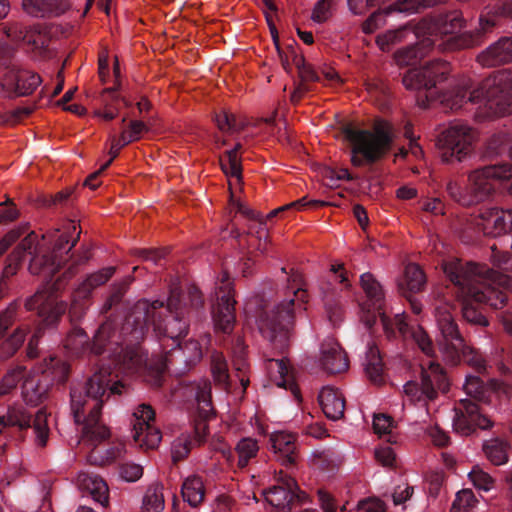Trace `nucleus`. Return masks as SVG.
Returning a JSON list of instances; mask_svg holds the SVG:
<instances>
[{
	"instance_id": "obj_1",
	"label": "nucleus",
	"mask_w": 512,
	"mask_h": 512,
	"mask_svg": "<svg viewBox=\"0 0 512 512\" xmlns=\"http://www.w3.org/2000/svg\"><path fill=\"white\" fill-rule=\"evenodd\" d=\"M179 295L171 293L167 306L162 302L149 303L138 301L126 316L119 332L113 321L103 323L93 340L91 352L95 355L107 354V359L114 364L112 372L110 364L101 367L89 378L82 388L71 391V408L76 423L82 424L80 442L87 447H96L110 436V431L100 420L102 404L110 394H120L124 384L114 381L118 371L133 375L142 370L145 359L139 347V341L145 336L148 326L160 341V348L165 353L171 342L179 346V338L187 332V323L179 306Z\"/></svg>"
},
{
	"instance_id": "obj_2",
	"label": "nucleus",
	"mask_w": 512,
	"mask_h": 512,
	"mask_svg": "<svg viewBox=\"0 0 512 512\" xmlns=\"http://www.w3.org/2000/svg\"><path fill=\"white\" fill-rule=\"evenodd\" d=\"M80 233V227L75 221H65L60 228H55L42 237L44 241L54 242L51 251L39 246L34 232L29 233L10 255L3 276L14 275L18 263L28 254L31 256L29 271L32 274H42L45 278L51 277L67 261V254L76 245Z\"/></svg>"
},
{
	"instance_id": "obj_3",
	"label": "nucleus",
	"mask_w": 512,
	"mask_h": 512,
	"mask_svg": "<svg viewBox=\"0 0 512 512\" xmlns=\"http://www.w3.org/2000/svg\"><path fill=\"white\" fill-rule=\"evenodd\" d=\"M360 282L367 296V302L362 307L364 312L362 320L365 324L371 328L379 317L388 338L393 337L395 331L398 330L404 337H411L425 355L432 356L434 351L432 342L421 326H409L404 316L400 314H396L394 319H390L385 314L383 311L384 292L374 276L370 273H364L360 277Z\"/></svg>"
},
{
	"instance_id": "obj_4",
	"label": "nucleus",
	"mask_w": 512,
	"mask_h": 512,
	"mask_svg": "<svg viewBox=\"0 0 512 512\" xmlns=\"http://www.w3.org/2000/svg\"><path fill=\"white\" fill-rule=\"evenodd\" d=\"M450 282L460 287L461 295L493 308L503 307L507 296L505 289L512 290L511 279L477 264L468 265L462 275L450 270Z\"/></svg>"
},
{
	"instance_id": "obj_5",
	"label": "nucleus",
	"mask_w": 512,
	"mask_h": 512,
	"mask_svg": "<svg viewBox=\"0 0 512 512\" xmlns=\"http://www.w3.org/2000/svg\"><path fill=\"white\" fill-rule=\"evenodd\" d=\"M343 133L351 146V163L356 167L379 160L390 150L394 139L388 122L377 123L372 131L346 127Z\"/></svg>"
},
{
	"instance_id": "obj_6",
	"label": "nucleus",
	"mask_w": 512,
	"mask_h": 512,
	"mask_svg": "<svg viewBox=\"0 0 512 512\" xmlns=\"http://www.w3.org/2000/svg\"><path fill=\"white\" fill-rule=\"evenodd\" d=\"M307 298L308 294L304 288L296 285L292 286L283 300L260 315L257 320L260 333L270 341H275L278 334L285 336L292 325L294 311L302 308Z\"/></svg>"
},
{
	"instance_id": "obj_7",
	"label": "nucleus",
	"mask_w": 512,
	"mask_h": 512,
	"mask_svg": "<svg viewBox=\"0 0 512 512\" xmlns=\"http://www.w3.org/2000/svg\"><path fill=\"white\" fill-rule=\"evenodd\" d=\"M209 342L208 337H203L201 341L191 339L184 343L183 346H173L171 353L165 351V356H161L159 359H151L149 362L145 358L144 366L137 375L143 377L147 382L152 385H160L161 376L163 372L168 368L169 364L174 361L185 362L187 366L194 365L203 355V346Z\"/></svg>"
},
{
	"instance_id": "obj_8",
	"label": "nucleus",
	"mask_w": 512,
	"mask_h": 512,
	"mask_svg": "<svg viewBox=\"0 0 512 512\" xmlns=\"http://www.w3.org/2000/svg\"><path fill=\"white\" fill-rule=\"evenodd\" d=\"M469 101L484 102L493 115L503 116L512 111V71H500L485 79Z\"/></svg>"
},
{
	"instance_id": "obj_9",
	"label": "nucleus",
	"mask_w": 512,
	"mask_h": 512,
	"mask_svg": "<svg viewBox=\"0 0 512 512\" xmlns=\"http://www.w3.org/2000/svg\"><path fill=\"white\" fill-rule=\"evenodd\" d=\"M447 388L446 372L438 363L430 361L427 369L422 368L421 383L408 381L403 386V393L411 403L427 406L438 398L439 392L445 393Z\"/></svg>"
},
{
	"instance_id": "obj_10",
	"label": "nucleus",
	"mask_w": 512,
	"mask_h": 512,
	"mask_svg": "<svg viewBox=\"0 0 512 512\" xmlns=\"http://www.w3.org/2000/svg\"><path fill=\"white\" fill-rule=\"evenodd\" d=\"M68 372L69 366L66 362L50 358L41 375H26L22 384V397L26 404L32 406L39 404L48 390L46 380L51 377L56 382H63Z\"/></svg>"
},
{
	"instance_id": "obj_11",
	"label": "nucleus",
	"mask_w": 512,
	"mask_h": 512,
	"mask_svg": "<svg viewBox=\"0 0 512 512\" xmlns=\"http://www.w3.org/2000/svg\"><path fill=\"white\" fill-rule=\"evenodd\" d=\"M512 178V164L492 165L475 170L470 176L472 196L463 200V204L470 205L485 200L495 190L496 181H505Z\"/></svg>"
},
{
	"instance_id": "obj_12",
	"label": "nucleus",
	"mask_w": 512,
	"mask_h": 512,
	"mask_svg": "<svg viewBox=\"0 0 512 512\" xmlns=\"http://www.w3.org/2000/svg\"><path fill=\"white\" fill-rule=\"evenodd\" d=\"M448 65L444 61H432L420 68L408 70L402 79L403 85L409 90L438 89L443 91L446 88V74Z\"/></svg>"
},
{
	"instance_id": "obj_13",
	"label": "nucleus",
	"mask_w": 512,
	"mask_h": 512,
	"mask_svg": "<svg viewBox=\"0 0 512 512\" xmlns=\"http://www.w3.org/2000/svg\"><path fill=\"white\" fill-rule=\"evenodd\" d=\"M59 289L60 282H56L38 291L25 303L27 310H37L43 325L47 327L54 325L66 310V304L58 301L56 292Z\"/></svg>"
},
{
	"instance_id": "obj_14",
	"label": "nucleus",
	"mask_w": 512,
	"mask_h": 512,
	"mask_svg": "<svg viewBox=\"0 0 512 512\" xmlns=\"http://www.w3.org/2000/svg\"><path fill=\"white\" fill-rule=\"evenodd\" d=\"M133 439L142 449H155L161 442L160 430L154 425L155 413L151 406L139 405L134 413Z\"/></svg>"
},
{
	"instance_id": "obj_15",
	"label": "nucleus",
	"mask_w": 512,
	"mask_h": 512,
	"mask_svg": "<svg viewBox=\"0 0 512 512\" xmlns=\"http://www.w3.org/2000/svg\"><path fill=\"white\" fill-rule=\"evenodd\" d=\"M231 285L229 275L226 272L223 273L218 286L219 292H217L219 302L212 309L214 326L223 333H230L235 323V300L231 295Z\"/></svg>"
},
{
	"instance_id": "obj_16",
	"label": "nucleus",
	"mask_w": 512,
	"mask_h": 512,
	"mask_svg": "<svg viewBox=\"0 0 512 512\" xmlns=\"http://www.w3.org/2000/svg\"><path fill=\"white\" fill-rule=\"evenodd\" d=\"M493 425V421L482 414L474 402L464 401L461 407L455 409L453 429L460 435H470L476 428L491 429Z\"/></svg>"
},
{
	"instance_id": "obj_17",
	"label": "nucleus",
	"mask_w": 512,
	"mask_h": 512,
	"mask_svg": "<svg viewBox=\"0 0 512 512\" xmlns=\"http://www.w3.org/2000/svg\"><path fill=\"white\" fill-rule=\"evenodd\" d=\"M40 83V76L29 70L11 69L2 77L0 86L6 97H14L31 94Z\"/></svg>"
},
{
	"instance_id": "obj_18",
	"label": "nucleus",
	"mask_w": 512,
	"mask_h": 512,
	"mask_svg": "<svg viewBox=\"0 0 512 512\" xmlns=\"http://www.w3.org/2000/svg\"><path fill=\"white\" fill-rule=\"evenodd\" d=\"M476 224L488 236L496 237L509 233L512 231V209L481 208Z\"/></svg>"
},
{
	"instance_id": "obj_19",
	"label": "nucleus",
	"mask_w": 512,
	"mask_h": 512,
	"mask_svg": "<svg viewBox=\"0 0 512 512\" xmlns=\"http://www.w3.org/2000/svg\"><path fill=\"white\" fill-rule=\"evenodd\" d=\"M6 37L15 44H24L30 50L42 53L50 38L47 32L39 27H32L29 30H24L19 23H9L4 28Z\"/></svg>"
},
{
	"instance_id": "obj_20",
	"label": "nucleus",
	"mask_w": 512,
	"mask_h": 512,
	"mask_svg": "<svg viewBox=\"0 0 512 512\" xmlns=\"http://www.w3.org/2000/svg\"><path fill=\"white\" fill-rule=\"evenodd\" d=\"M319 361L322 367L332 374L345 372L349 368L345 351L333 337H327L321 342Z\"/></svg>"
},
{
	"instance_id": "obj_21",
	"label": "nucleus",
	"mask_w": 512,
	"mask_h": 512,
	"mask_svg": "<svg viewBox=\"0 0 512 512\" xmlns=\"http://www.w3.org/2000/svg\"><path fill=\"white\" fill-rule=\"evenodd\" d=\"M435 1L436 0H399L383 11L373 13L363 24V31L365 33H372L382 26L385 23L384 15H391L394 12L406 14L415 13L419 8L430 6L434 4Z\"/></svg>"
},
{
	"instance_id": "obj_22",
	"label": "nucleus",
	"mask_w": 512,
	"mask_h": 512,
	"mask_svg": "<svg viewBox=\"0 0 512 512\" xmlns=\"http://www.w3.org/2000/svg\"><path fill=\"white\" fill-rule=\"evenodd\" d=\"M331 272L333 280L338 282L339 285H341V288L330 289V284L327 283L325 287H322V291L323 301L328 318L330 322L335 325L341 318V308L336 299L339 295V291H341L343 288L348 287V283L345 271L341 264L332 265Z\"/></svg>"
},
{
	"instance_id": "obj_23",
	"label": "nucleus",
	"mask_w": 512,
	"mask_h": 512,
	"mask_svg": "<svg viewBox=\"0 0 512 512\" xmlns=\"http://www.w3.org/2000/svg\"><path fill=\"white\" fill-rule=\"evenodd\" d=\"M428 23L422 21L417 25L411 24L403 26L397 30H390L377 37L376 43L382 51H388L392 45L404 41H414L426 34L428 30Z\"/></svg>"
},
{
	"instance_id": "obj_24",
	"label": "nucleus",
	"mask_w": 512,
	"mask_h": 512,
	"mask_svg": "<svg viewBox=\"0 0 512 512\" xmlns=\"http://www.w3.org/2000/svg\"><path fill=\"white\" fill-rule=\"evenodd\" d=\"M296 482L293 478L285 476L281 484L275 485L264 492L268 504L279 511H287L296 497Z\"/></svg>"
},
{
	"instance_id": "obj_25",
	"label": "nucleus",
	"mask_w": 512,
	"mask_h": 512,
	"mask_svg": "<svg viewBox=\"0 0 512 512\" xmlns=\"http://www.w3.org/2000/svg\"><path fill=\"white\" fill-rule=\"evenodd\" d=\"M113 274V267L103 268L100 271L89 275L83 283H81L75 292L74 299L70 307V314L73 318H79L83 312V307L78 303V300L86 298L94 288L106 283Z\"/></svg>"
},
{
	"instance_id": "obj_26",
	"label": "nucleus",
	"mask_w": 512,
	"mask_h": 512,
	"mask_svg": "<svg viewBox=\"0 0 512 512\" xmlns=\"http://www.w3.org/2000/svg\"><path fill=\"white\" fill-rule=\"evenodd\" d=\"M452 348L456 351L459 361L463 360L478 370L485 369L486 364L482 355L464 344L463 339L459 335L457 326L450 321V350H452ZM453 360L452 351H450V363L453 362Z\"/></svg>"
},
{
	"instance_id": "obj_27",
	"label": "nucleus",
	"mask_w": 512,
	"mask_h": 512,
	"mask_svg": "<svg viewBox=\"0 0 512 512\" xmlns=\"http://www.w3.org/2000/svg\"><path fill=\"white\" fill-rule=\"evenodd\" d=\"M266 369L269 378L276 386L289 389L297 401H300L299 390L294 383V377L289 369L287 359H269L267 361Z\"/></svg>"
},
{
	"instance_id": "obj_28",
	"label": "nucleus",
	"mask_w": 512,
	"mask_h": 512,
	"mask_svg": "<svg viewBox=\"0 0 512 512\" xmlns=\"http://www.w3.org/2000/svg\"><path fill=\"white\" fill-rule=\"evenodd\" d=\"M319 404L325 416L331 420H339L344 415L345 399L336 388L325 386L318 396Z\"/></svg>"
},
{
	"instance_id": "obj_29",
	"label": "nucleus",
	"mask_w": 512,
	"mask_h": 512,
	"mask_svg": "<svg viewBox=\"0 0 512 512\" xmlns=\"http://www.w3.org/2000/svg\"><path fill=\"white\" fill-rule=\"evenodd\" d=\"M484 66H497L512 61V37H504L490 45L478 56Z\"/></svg>"
},
{
	"instance_id": "obj_30",
	"label": "nucleus",
	"mask_w": 512,
	"mask_h": 512,
	"mask_svg": "<svg viewBox=\"0 0 512 512\" xmlns=\"http://www.w3.org/2000/svg\"><path fill=\"white\" fill-rule=\"evenodd\" d=\"M271 448L277 458L284 465L294 463L296 459L295 436L293 434L277 431L270 437Z\"/></svg>"
},
{
	"instance_id": "obj_31",
	"label": "nucleus",
	"mask_w": 512,
	"mask_h": 512,
	"mask_svg": "<svg viewBox=\"0 0 512 512\" xmlns=\"http://www.w3.org/2000/svg\"><path fill=\"white\" fill-rule=\"evenodd\" d=\"M472 138L467 126L450 125V159L455 157L458 161L463 160L470 152Z\"/></svg>"
},
{
	"instance_id": "obj_32",
	"label": "nucleus",
	"mask_w": 512,
	"mask_h": 512,
	"mask_svg": "<svg viewBox=\"0 0 512 512\" xmlns=\"http://www.w3.org/2000/svg\"><path fill=\"white\" fill-rule=\"evenodd\" d=\"M77 485L88 493L96 502L106 505L108 502V486L98 475L81 472L77 477Z\"/></svg>"
},
{
	"instance_id": "obj_33",
	"label": "nucleus",
	"mask_w": 512,
	"mask_h": 512,
	"mask_svg": "<svg viewBox=\"0 0 512 512\" xmlns=\"http://www.w3.org/2000/svg\"><path fill=\"white\" fill-rule=\"evenodd\" d=\"M22 7L31 16L44 17L64 13L69 4L67 0H23Z\"/></svg>"
},
{
	"instance_id": "obj_34",
	"label": "nucleus",
	"mask_w": 512,
	"mask_h": 512,
	"mask_svg": "<svg viewBox=\"0 0 512 512\" xmlns=\"http://www.w3.org/2000/svg\"><path fill=\"white\" fill-rule=\"evenodd\" d=\"M207 426L204 422H199L195 427V436L181 434L172 443L171 453L174 461L185 458L195 444H200L205 439Z\"/></svg>"
},
{
	"instance_id": "obj_35",
	"label": "nucleus",
	"mask_w": 512,
	"mask_h": 512,
	"mask_svg": "<svg viewBox=\"0 0 512 512\" xmlns=\"http://www.w3.org/2000/svg\"><path fill=\"white\" fill-rule=\"evenodd\" d=\"M485 457L496 466L504 465L508 462L510 444L507 440L493 437L485 440L482 445Z\"/></svg>"
},
{
	"instance_id": "obj_36",
	"label": "nucleus",
	"mask_w": 512,
	"mask_h": 512,
	"mask_svg": "<svg viewBox=\"0 0 512 512\" xmlns=\"http://www.w3.org/2000/svg\"><path fill=\"white\" fill-rule=\"evenodd\" d=\"M450 49H461L474 45V39L463 26V20L456 11L450 12Z\"/></svg>"
},
{
	"instance_id": "obj_37",
	"label": "nucleus",
	"mask_w": 512,
	"mask_h": 512,
	"mask_svg": "<svg viewBox=\"0 0 512 512\" xmlns=\"http://www.w3.org/2000/svg\"><path fill=\"white\" fill-rule=\"evenodd\" d=\"M241 145L237 144L232 150H228L224 156L220 158L221 169L224 174L229 178L230 188L235 183L241 181V162L238 150Z\"/></svg>"
},
{
	"instance_id": "obj_38",
	"label": "nucleus",
	"mask_w": 512,
	"mask_h": 512,
	"mask_svg": "<svg viewBox=\"0 0 512 512\" xmlns=\"http://www.w3.org/2000/svg\"><path fill=\"white\" fill-rule=\"evenodd\" d=\"M363 365L371 381L377 384L382 381L383 363L379 349L375 343H367Z\"/></svg>"
},
{
	"instance_id": "obj_39",
	"label": "nucleus",
	"mask_w": 512,
	"mask_h": 512,
	"mask_svg": "<svg viewBox=\"0 0 512 512\" xmlns=\"http://www.w3.org/2000/svg\"><path fill=\"white\" fill-rule=\"evenodd\" d=\"M426 283V277L421 268L416 264H408L405 267L404 275L399 282L401 291L419 292Z\"/></svg>"
},
{
	"instance_id": "obj_40",
	"label": "nucleus",
	"mask_w": 512,
	"mask_h": 512,
	"mask_svg": "<svg viewBox=\"0 0 512 512\" xmlns=\"http://www.w3.org/2000/svg\"><path fill=\"white\" fill-rule=\"evenodd\" d=\"M182 497L190 506L197 507L204 499V487L201 478L188 477L182 485Z\"/></svg>"
},
{
	"instance_id": "obj_41",
	"label": "nucleus",
	"mask_w": 512,
	"mask_h": 512,
	"mask_svg": "<svg viewBox=\"0 0 512 512\" xmlns=\"http://www.w3.org/2000/svg\"><path fill=\"white\" fill-rule=\"evenodd\" d=\"M164 509L163 486L159 483L150 485L143 497V512H161Z\"/></svg>"
},
{
	"instance_id": "obj_42",
	"label": "nucleus",
	"mask_w": 512,
	"mask_h": 512,
	"mask_svg": "<svg viewBox=\"0 0 512 512\" xmlns=\"http://www.w3.org/2000/svg\"><path fill=\"white\" fill-rule=\"evenodd\" d=\"M30 425V415L22 406L9 408L6 416H0V433L5 426L27 428Z\"/></svg>"
},
{
	"instance_id": "obj_43",
	"label": "nucleus",
	"mask_w": 512,
	"mask_h": 512,
	"mask_svg": "<svg viewBox=\"0 0 512 512\" xmlns=\"http://www.w3.org/2000/svg\"><path fill=\"white\" fill-rule=\"evenodd\" d=\"M87 344L88 337L86 333L78 327H73L65 339L64 347L71 354L80 355L86 350Z\"/></svg>"
},
{
	"instance_id": "obj_44",
	"label": "nucleus",
	"mask_w": 512,
	"mask_h": 512,
	"mask_svg": "<svg viewBox=\"0 0 512 512\" xmlns=\"http://www.w3.org/2000/svg\"><path fill=\"white\" fill-rule=\"evenodd\" d=\"M259 450V446L256 440L252 438L241 439L237 446L236 452L238 454V466L245 467L250 459L254 458Z\"/></svg>"
},
{
	"instance_id": "obj_45",
	"label": "nucleus",
	"mask_w": 512,
	"mask_h": 512,
	"mask_svg": "<svg viewBox=\"0 0 512 512\" xmlns=\"http://www.w3.org/2000/svg\"><path fill=\"white\" fill-rule=\"evenodd\" d=\"M196 401L201 414L207 417L212 412L211 385L207 380H201L195 387Z\"/></svg>"
},
{
	"instance_id": "obj_46",
	"label": "nucleus",
	"mask_w": 512,
	"mask_h": 512,
	"mask_svg": "<svg viewBox=\"0 0 512 512\" xmlns=\"http://www.w3.org/2000/svg\"><path fill=\"white\" fill-rule=\"evenodd\" d=\"M27 328L20 327L0 345V358L12 356L23 344Z\"/></svg>"
},
{
	"instance_id": "obj_47",
	"label": "nucleus",
	"mask_w": 512,
	"mask_h": 512,
	"mask_svg": "<svg viewBox=\"0 0 512 512\" xmlns=\"http://www.w3.org/2000/svg\"><path fill=\"white\" fill-rule=\"evenodd\" d=\"M233 366L235 370L240 373L239 381L245 389L249 383V379L245 377V371L248 368V364L245 359V346L241 340H237L233 349Z\"/></svg>"
},
{
	"instance_id": "obj_48",
	"label": "nucleus",
	"mask_w": 512,
	"mask_h": 512,
	"mask_svg": "<svg viewBox=\"0 0 512 512\" xmlns=\"http://www.w3.org/2000/svg\"><path fill=\"white\" fill-rule=\"evenodd\" d=\"M468 477L478 490L488 492L494 487V479L480 465H475L468 473Z\"/></svg>"
},
{
	"instance_id": "obj_49",
	"label": "nucleus",
	"mask_w": 512,
	"mask_h": 512,
	"mask_svg": "<svg viewBox=\"0 0 512 512\" xmlns=\"http://www.w3.org/2000/svg\"><path fill=\"white\" fill-rule=\"evenodd\" d=\"M478 500L469 489H464L456 494L453 502L452 512H475Z\"/></svg>"
},
{
	"instance_id": "obj_50",
	"label": "nucleus",
	"mask_w": 512,
	"mask_h": 512,
	"mask_svg": "<svg viewBox=\"0 0 512 512\" xmlns=\"http://www.w3.org/2000/svg\"><path fill=\"white\" fill-rule=\"evenodd\" d=\"M33 429L36 436V443L39 446H45L49 437L48 414L44 409H40L34 419Z\"/></svg>"
},
{
	"instance_id": "obj_51",
	"label": "nucleus",
	"mask_w": 512,
	"mask_h": 512,
	"mask_svg": "<svg viewBox=\"0 0 512 512\" xmlns=\"http://www.w3.org/2000/svg\"><path fill=\"white\" fill-rule=\"evenodd\" d=\"M422 57L418 45H410L397 50L394 54V60L398 66H412Z\"/></svg>"
},
{
	"instance_id": "obj_52",
	"label": "nucleus",
	"mask_w": 512,
	"mask_h": 512,
	"mask_svg": "<svg viewBox=\"0 0 512 512\" xmlns=\"http://www.w3.org/2000/svg\"><path fill=\"white\" fill-rule=\"evenodd\" d=\"M25 377L24 369L20 366L9 370L0 381V396L8 394Z\"/></svg>"
},
{
	"instance_id": "obj_53",
	"label": "nucleus",
	"mask_w": 512,
	"mask_h": 512,
	"mask_svg": "<svg viewBox=\"0 0 512 512\" xmlns=\"http://www.w3.org/2000/svg\"><path fill=\"white\" fill-rule=\"evenodd\" d=\"M395 428L394 420L386 414H376L373 418V429L379 437H388V441L392 439V432Z\"/></svg>"
},
{
	"instance_id": "obj_54",
	"label": "nucleus",
	"mask_w": 512,
	"mask_h": 512,
	"mask_svg": "<svg viewBox=\"0 0 512 512\" xmlns=\"http://www.w3.org/2000/svg\"><path fill=\"white\" fill-rule=\"evenodd\" d=\"M211 369L214 380L219 384L226 385L229 377L227 363L221 353H214L212 355Z\"/></svg>"
},
{
	"instance_id": "obj_55",
	"label": "nucleus",
	"mask_w": 512,
	"mask_h": 512,
	"mask_svg": "<svg viewBox=\"0 0 512 512\" xmlns=\"http://www.w3.org/2000/svg\"><path fill=\"white\" fill-rule=\"evenodd\" d=\"M488 149L491 154H502L507 151L512 157V140L505 134L495 135L490 139Z\"/></svg>"
},
{
	"instance_id": "obj_56",
	"label": "nucleus",
	"mask_w": 512,
	"mask_h": 512,
	"mask_svg": "<svg viewBox=\"0 0 512 512\" xmlns=\"http://www.w3.org/2000/svg\"><path fill=\"white\" fill-rule=\"evenodd\" d=\"M148 130L149 128L144 122L138 120L131 121L128 129L121 133V140L123 144H129L139 140L142 134L148 132Z\"/></svg>"
},
{
	"instance_id": "obj_57",
	"label": "nucleus",
	"mask_w": 512,
	"mask_h": 512,
	"mask_svg": "<svg viewBox=\"0 0 512 512\" xmlns=\"http://www.w3.org/2000/svg\"><path fill=\"white\" fill-rule=\"evenodd\" d=\"M215 122L218 129L224 133L234 132L241 129V126L237 123L235 116L227 111H221L219 114H216Z\"/></svg>"
},
{
	"instance_id": "obj_58",
	"label": "nucleus",
	"mask_w": 512,
	"mask_h": 512,
	"mask_svg": "<svg viewBox=\"0 0 512 512\" xmlns=\"http://www.w3.org/2000/svg\"><path fill=\"white\" fill-rule=\"evenodd\" d=\"M323 177L326 181V184L331 187L338 186L339 181L352 180L353 178L346 168H341L338 170L331 168L325 169L323 172Z\"/></svg>"
},
{
	"instance_id": "obj_59",
	"label": "nucleus",
	"mask_w": 512,
	"mask_h": 512,
	"mask_svg": "<svg viewBox=\"0 0 512 512\" xmlns=\"http://www.w3.org/2000/svg\"><path fill=\"white\" fill-rule=\"evenodd\" d=\"M295 66L298 69L299 76L304 81H318L320 80L318 74L314 71V69L305 63V60L302 56H295L293 59Z\"/></svg>"
},
{
	"instance_id": "obj_60",
	"label": "nucleus",
	"mask_w": 512,
	"mask_h": 512,
	"mask_svg": "<svg viewBox=\"0 0 512 512\" xmlns=\"http://www.w3.org/2000/svg\"><path fill=\"white\" fill-rule=\"evenodd\" d=\"M143 474L142 466L135 463H126L120 468V477L127 482L137 481Z\"/></svg>"
},
{
	"instance_id": "obj_61",
	"label": "nucleus",
	"mask_w": 512,
	"mask_h": 512,
	"mask_svg": "<svg viewBox=\"0 0 512 512\" xmlns=\"http://www.w3.org/2000/svg\"><path fill=\"white\" fill-rule=\"evenodd\" d=\"M332 0H320L315 5L312 12V20L317 23H322L330 16V8Z\"/></svg>"
},
{
	"instance_id": "obj_62",
	"label": "nucleus",
	"mask_w": 512,
	"mask_h": 512,
	"mask_svg": "<svg viewBox=\"0 0 512 512\" xmlns=\"http://www.w3.org/2000/svg\"><path fill=\"white\" fill-rule=\"evenodd\" d=\"M491 259L495 267L512 271V258L508 252H500L493 246Z\"/></svg>"
},
{
	"instance_id": "obj_63",
	"label": "nucleus",
	"mask_w": 512,
	"mask_h": 512,
	"mask_svg": "<svg viewBox=\"0 0 512 512\" xmlns=\"http://www.w3.org/2000/svg\"><path fill=\"white\" fill-rule=\"evenodd\" d=\"M375 458L383 466L391 467L395 463V453L390 446H382L375 450Z\"/></svg>"
},
{
	"instance_id": "obj_64",
	"label": "nucleus",
	"mask_w": 512,
	"mask_h": 512,
	"mask_svg": "<svg viewBox=\"0 0 512 512\" xmlns=\"http://www.w3.org/2000/svg\"><path fill=\"white\" fill-rule=\"evenodd\" d=\"M413 492V487L407 484L397 486L392 494L394 505L398 506L404 504L408 499L411 498Z\"/></svg>"
}]
</instances>
